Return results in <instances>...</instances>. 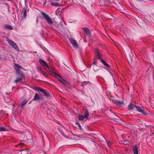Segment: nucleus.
<instances>
[{"label": "nucleus", "instance_id": "f257e3e1", "mask_svg": "<svg viewBox=\"0 0 154 154\" xmlns=\"http://www.w3.org/2000/svg\"><path fill=\"white\" fill-rule=\"evenodd\" d=\"M84 115L79 114L78 116L79 119L80 121L83 120L85 119H87L89 116V111L87 109L85 110Z\"/></svg>", "mask_w": 154, "mask_h": 154}, {"label": "nucleus", "instance_id": "2eb2a0df", "mask_svg": "<svg viewBox=\"0 0 154 154\" xmlns=\"http://www.w3.org/2000/svg\"><path fill=\"white\" fill-rule=\"evenodd\" d=\"M136 106L132 103H130L128 106V107L129 109H132L136 107Z\"/></svg>", "mask_w": 154, "mask_h": 154}, {"label": "nucleus", "instance_id": "f03ea898", "mask_svg": "<svg viewBox=\"0 0 154 154\" xmlns=\"http://www.w3.org/2000/svg\"><path fill=\"white\" fill-rule=\"evenodd\" d=\"M7 41L9 44L11 46L15 49L18 51L19 49V48L17 45L13 41L11 40L10 39L7 38Z\"/></svg>", "mask_w": 154, "mask_h": 154}, {"label": "nucleus", "instance_id": "a211bd4d", "mask_svg": "<svg viewBox=\"0 0 154 154\" xmlns=\"http://www.w3.org/2000/svg\"><path fill=\"white\" fill-rule=\"evenodd\" d=\"M51 5L52 6H60V5L57 3H55L54 2H51Z\"/></svg>", "mask_w": 154, "mask_h": 154}, {"label": "nucleus", "instance_id": "393cba45", "mask_svg": "<svg viewBox=\"0 0 154 154\" xmlns=\"http://www.w3.org/2000/svg\"><path fill=\"white\" fill-rule=\"evenodd\" d=\"M42 89L39 87H37L36 88V90L38 91H42Z\"/></svg>", "mask_w": 154, "mask_h": 154}, {"label": "nucleus", "instance_id": "5701e85b", "mask_svg": "<svg viewBox=\"0 0 154 154\" xmlns=\"http://www.w3.org/2000/svg\"><path fill=\"white\" fill-rule=\"evenodd\" d=\"M41 92H43L45 95L47 96L48 95V93L45 90L42 89Z\"/></svg>", "mask_w": 154, "mask_h": 154}, {"label": "nucleus", "instance_id": "c85d7f7f", "mask_svg": "<svg viewBox=\"0 0 154 154\" xmlns=\"http://www.w3.org/2000/svg\"><path fill=\"white\" fill-rule=\"evenodd\" d=\"M98 57H100V55H99V54H98Z\"/></svg>", "mask_w": 154, "mask_h": 154}, {"label": "nucleus", "instance_id": "4be33fe9", "mask_svg": "<svg viewBox=\"0 0 154 154\" xmlns=\"http://www.w3.org/2000/svg\"><path fill=\"white\" fill-rule=\"evenodd\" d=\"M122 138L123 140L124 141L125 140H127L128 139H127V136H126L125 137V135L124 134H123L122 135Z\"/></svg>", "mask_w": 154, "mask_h": 154}, {"label": "nucleus", "instance_id": "1a4fd4ad", "mask_svg": "<svg viewBox=\"0 0 154 154\" xmlns=\"http://www.w3.org/2000/svg\"><path fill=\"white\" fill-rule=\"evenodd\" d=\"M21 68V67L18 64H15L14 69L17 72H19V70Z\"/></svg>", "mask_w": 154, "mask_h": 154}, {"label": "nucleus", "instance_id": "ddd939ff", "mask_svg": "<svg viewBox=\"0 0 154 154\" xmlns=\"http://www.w3.org/2000/svg\"><path fill=\"white\" fill-rule=\"evenodd\" d=\"M47 68L49 69V70L53 74H54L55 76V74H57L55 73L54 70V69H52V68L51 67H49L48 66V67H47Z\"/></svg>", "mask_w": 154, "mask_h": 154}, {"label": "nucleus", "instance_id": "bb28decb", "mask_svg": "<svg viewBox=\"0 0 154 154\" xmlns=\"http://www.w3.org/2000/svg\"><path fill=\"white\" fill-rule=\"evenodd\" d=\"M76 124H77V125L78 124L79 127V128H80V129L81 130L82 129V127H81V125H80V124L79 123H76Z\"/></svg>", "mask_w": 154, "mask_h": 154}, {"label": "nucleus", "instance_id": "9d476101", "mask_svg": "<svg viewBox=\"0 0 154 154\" xmlns=\"http://www.w3.org/2000/svg\"><path fill=\"white\" fill-rule=\"evenodd\" d=\"M38 69L39 72L42 74L44 75L46 77L47 76V75L46 72H44L42 71V69L40 67H39L38 68Z\"/></svg>", "mask_w": 154, "mask_h": 154}, {"label": "nucleus", "instance_id": "dca6fc26", "mask_svg": "<svg viewBox=\"0 0 154 154\" xmlns=\"http://www.w3.org/2000/svg\"><path fill=\"white\" fill-rule=\"evenodd\" d=\"M5 28L6 29L12 30L13 29L11 25H6L5 26Z\"/></svg>", "mask_w": 154, "mask_h": 154}, {"label": "nucleus", "instance_id": "412c9836", "mask_svg": "<svg viewBox=\"0 0 154 154\" xmlns=\"http://www.w3.org/2000/svg\"><path fill=\"white\" fill-rule=\"evenodd\" d=\"M27 101L26 100H23L21 104V107H23L25 106L27 102Z\"/></svg>", "mask_w": 154, "mask_h": 154}, {"label": "nucleus", "instance_id": "20e7f679", "mask_svg": "<svg viewBox=\"0 0 154 154\" xmlns=\"http://www.w3.org/2000/svg\"><path fill=\"white\" fill-rule=\"evenodd\" d=\"M43 17L47 22L49 25H51L53 23V21L51 17L47 14H43Z\"/></svg>", "mask_w": 154, "mask_h": 154}, {"label": "nucleus", "instance_id": "9b49d317", "mask_svg": "<svg viewBox=\"0 0 154 154\" xmlns=\"http://www.w3.org/2000/svg\"><path fill=\"white\" fill-rule=\"evenodd\" d=\"M113 102L117 105H124V103L123 101H120L119 100H115Z\"/></svg>", "mask_w": 154, "mask_h": 154}, {"label": "nucleus", "instance_id": "7ed1b4c3", "mask_svg": "<svg viewBox=\"0 0 154 154\" xmlns=\"http://www.w3.org/2000/svg\"><path fill=\"white\" fill-rule=\"evenodd\" d=\"M55 77L58 79V81L63 85H66L67 84V81L64 79L61 76L57 74H55Z\"/></svg>", "mask_w": 154, "mask_h": 154}, {"label": "nucleus", "instance_id": "b1692460", "mask_svg": "<svg viewBox=\"0 0 154 154\" xmlns=\"http://www.w3.org/2000/svg\"><path fill=\"white\" fill-rule=\"evenodd\" d=\"M7 129L4 127H0V131H7Z\"/></svg>", "mask_w": 154, "mask_h": 154}, {"label": "nucleus", "instance_id": "f3484780", "mask_svg": "<svg viewBox=\"0 0 154 154\" xmlns=\"http://www.w3.org/2000/svg\"><path fill=\"white\" fill-rule=\"evenodd\" d=\"M22 80V78L21 77H18L14 81V82L16 83H17L18 82H20Z\"/></svg>", "mask_w": 154, "mask_h": 154}, {"label": "nucleus", "instance_id": "6e6552de", "mask_svg": "<svg viewBox=\"0 0 154 154\" xmlns=\"http://www.w3.org/2000/svg\"><path fill=\"white\" fill-rule=\"evenodd\" d=\"M136 108L137 110L139 112L142 113L143 114H146V113H145V111L144 110L143 108L136 106Z\"/></svg>", "mask_w": 154, "mask_h": 154}, {"label": "nucleus", "instance_id": "39448f33", "mask_svg": "<svg viewBox=\"0 0 154 154\" xmlns=\"http://www.w3.org/2000/svg\"><path fill=\"white\" fill-rule=\"evenodd\" d=\"M43 99V96L42 95L36 93L34 97L33 100H42Z\"/></svg>", "mask_w": 154, "mask_h": 154}, {"label": "nucleus", "instance_id": "a878e982", "mask_svg": "<svg viewBox=\"0 0 154 154\" xmlns=\"http://www.w3.org/2000/svg\"><path fill=\"white\" fill-rule=\"evenodd\" d=\"M107 144L108 146H110L112 144V142L111 141H109L107 142Z\"/></svg>", "mask_w": 154, "mask_h": 154}, {"label": "nucleus", "instance_id": "aec40b11", "mask_svg": "<svg viewBox=\"0 0 154 154\" xmlns=\"http://www.w3.org/2000/svg\"><path fill=\"white\" fill-rule=\"evenodd\" d=\"M101 62L104 65L106 66L107 67H109V65L105 61L102 60H101Z\"/></svg>", "mask_w": 154, "mask_h": 154}, {"label": "nucleus", "instance_id": "423d86ee", "mask_svg": "<svg viewBox=\"0 0 154 154\" xmlns=\"http://www.w3.org/2000/svg\"><path fill=\"white\" fill-rule=\"evenodd\" d=\"M70 42L72 44L73 47L75 48L78 47V44L76 41L74 40L73 38H71L70 39Z\"/></svg>", "mask_w": 154, "mask_h": 154}, {"label": "nucleus", "instance_id": "4468645a", "mask_svg": "<svg viewBox=\"0 0 154 154\" xmlns=\"http://www.w3.org/2000/svg\"><path fill=\"white\" fill-rule=\"evenodd\" d=\"M133 150L134 154H138L137 147V146H135L133 147Z\"/></svg>", "mask_w": 154, "mask_h": 154}, {"label": "nucleus", "instance_id": "6ab92c4d", "mask_svg": "<svg viewBox=\"0 0 154 154\" xmlns=\"http://www.w3.org/2000/svg\"><path fill=\"white\" fill-rule=\"evenodd\" d=\"M22 14H23V17L24 18H26L27 17L26 10H25L24 12L22 13Z\"/></svg>", "mask_w": 154, "mask_h": 154}, {"label": "nucleus", "instance_id": "0eeeda50", "mask_svg": "<svg viewBox=\"0 0 154 154\" xmlns=\"http://www.w3.org/2000/svg\"><path fill=\"white\" fill-rule=\"evenodd\" d=\"M39 61L40 64H41L42 66L44 67H48V65L47 63L44 60L41 59H39Z\"/></svg>", "mask_w": 154, "mask_h": 154}, {"label": "nucleus", "instance_id": "cd10ccee", "mask_svg": "<svg viewBox=\"0 0 154 154\" xmlns=\"http://www.w3.org/2000/svg\"><path fill=\"white\" fill-rule=\"evenodd\" d=\"M94 63L95 65H96L97 64V62L95 60H94Z\"/></svg>", "mask_w": 154, "mask_h": 154}, {"label": "nucleus", "instance_id": "f8f14e48", "mask_svg": "<svg viewBox=\"0 0 154 154\" xmlns=\"http://www.w3.org/2000/svg\"><path fill=\"white\" fill-rule=\"evenodd\" d=\"M83 29L84 32H85L86 34L90 36L91 35V33L88 29L86 28H83Z\"/></svg>", "mask_w": 154, "mask_h": 154}, {"label": "nucleus", "instance_id": "c756f323", "mask_svg": "<svg viewBox=\"0 0 154 154\" xmlns=\"http://www.w3.org/2000/svg\"><path fill=\"white\" fill-rule=\"evenodd\" d=\"M15 88V87H13V88H12V90H13Z\"/></svg>", "mask_w": 154, "mask_h": 154}, {"label": "nucleus", "instance_id": "7c9ffc66", "mask_svg": "<svg viewBox=\"0 0 154 154\" xmlns=\"http://www.w3.org/2000/svg\"><path fill=\"white\" fill-rule=\"evenodd\" d=\"M58 11V10H57L56 11L57 12Z\"/></svg>", "mask_w": 154, "mask_h": 154}]
</instances>
